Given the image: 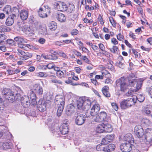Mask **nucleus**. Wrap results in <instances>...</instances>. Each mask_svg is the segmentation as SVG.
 <instances>
[{
	"instance_id": "1",
	"label": "nucleus",
	"mask_w": 152,
	"mask_h": 152,
	"mask_svg": "<svg viewBox=\"0 0 152 152\" xmlns=\"http://www.w3.org/2000/svg\"><path fill=\"white\" fill-rule=\"evenodd\" d=\"M136 102V100L134 98L123 100L120 102L121 107L123 109H126L133 105Z\"/></svg>"
},
{
	"instance_id": "2",
	"label": "nucleus",
	"mask_w": 152,
	"mask_h": 152,
	"mask_svg": "<svg viewBox=\"0 0 152 152\" xmlns=\"http://www.w3.org/2000/svg\"><path fill=\"white\" fill-rule=\"evenodd\" d=\"M142 139V141L145 140L146 144L152 145V129H146Z\"/></svg>"
},
{
	"instance_id": "3",
	"label": "nucleus",
	"mask_w": 152,
	"mask_h": 152,
	"mask_svg": "<svg viewBox=\"0 0 152 152\" xmlns=\"http://www.w3.org/2000/svg\"><path fill=\"white\" fill-rule=\"evenodd\" d=\"M116 83L117 86H120V90L121 91H124L128 88L129 85L127 83L126 80L124 77H121L117 80Z\"/></svg>"
},
{
	"instance_id": "4",
	"label": "nucleus",
	"mask_w": 152,
	"mask_h": 152,
	"mask_svg": "<svg viewBox=\"0 0 152 152\" xmlns=\"http://www.w3.org/2000/svg\"><path fill=\"white\" fill-rule=\"evenodd\" d=\"M2 94L6 99H8L10 102V101H12L13 99H14L13 97V95H15V92H14V90L5 88L3 90Z\"/></svg>"
},
{
	"instance_id": "5",
	"label": "nucleus",
	"mask_w": 152,
	"mask_h": 152,
	"mask_svg": "<svg viewBox=\"0 0 152 152\" xmlns=\"http://www.w3.org/2000/svg\"><path fill=\"white\" fill-rule=\"evenodd\" d=\"M45 9L40 8L38 13L39 16L42 18H45L47 17V13L50 12V8L48 6L45 7Z\"/></svg>"
},
{
	"instance_id": "6",
	"label": "nucleus",
	"mask_w": 152,
	"mask_h": 152,
	"mask_svg": "<svg viewBox=\"0 0 152 152\" xmlns=\"http://www.w3.org/2000/svg\"><path fill=\"white\" fill-rule=\"evenodd\" d=\"M54 5L56 8L61 11H66L68 8L66 4L63 2H56L55 3Z\"/></svg>"
},
{
	"instance_id": "7",
	"label": "nucleus",
	"mask_w": 152,
	"mask_h": 152,
	"mask_svg": "<svg viewBox=\"0 0 152 152\" xmlns=\"http://www.w3.org/2000/svg\"><path fill=\"white\" fill-rule=\"evenodd\" d=\"M134 132L136 135L139 138H141L143 137L144 132L142 126L139 125L136 126L134 129Z\"/></svg>"
},
{
	"instance_id": "8",
	"label": "nucleus",
	"mask_w": 152,
	"mask_h": 152,
	"mask_svg": "<svg viewBox=\"0 0 152 152\" xmlns=\"http://www.w3.org/2000/svg\"><path fill=\"white\" fill-rule=\"evenodd\" d=\"M132 144L126 142L122 143L120 146L121 151L123 152H129L132 150Z\"/></svg>"
},
{
	"instance_id": "9",
	"label": "nucleus",
	"mask_w": 152,
	"mask_h": 152,
	"mask_svg": "<svg viewBox=\"0 0 152 152\" xmlns=\"http://www.w3.org/2000/svg\"><path fill=\"white\" fill-rule=\"evenodd\" d=\"M86 120V115L83 114H79L77 115L75 120V122L78 125H81L85 122Z\"/></svg>"
},
{
	"instance_id": "10",
	"label": "nucleus",
	"mask_w": 152,
	"mask_h": 152,
	"mask_svg": "<svg viewBox=\"0 0 152 152\" xmlns=\"http://www.w3.org/2000/svg\"><path fill=\"white\" fill-rule=\"evenodd\" d=\"M23 30L26 34L30 36H32L34 34V30L32 26H24L23 27Z\"/></svg>"
},
{
	"instance_id": "11",
	"label": "nucleus",
	"mask_w": 152,
	"mask_h": 152,
	"mask_svg": "<svg viewBox=\"0 0 152 152\" xmlns=\"http://www.w3.org/2000/svg\"><path fill=\"white\" fill-rule=\"evenodd\" d=\"M114 137L113 134H108L102 140L101 143L103 145L107 144L112 141Z\"/></svg>"
},
{
	"instance_id": "12",
	"label": "nucleus",
	"mask_w": 152,
	"mask_h": 152,
	"mask_svg": "<svg viewBox=\"0 0 152 152\" xmlns=\"http://www.w3.org/2000/svg\"><path fill=\"white\" fill-rule=\"evenodd\" d=\"M55 102L57 105L59 104L64 105L65 104V97L62 95H58L55 97Z\"/></svg>"
},
{
	"instance_id": "13",
	"label": "nucleus",
	"mask_w": 152,
	"mask_h": 152,
	"mask_svg": "<svg viewBox=\"0 0 152 152\" xmlns=\"http://www.w3.org/2000/svg\"><path fill=\"white\" fill-rule=\"evenodd\" d=\"M21 103L23 107H29L31 104V102L30 101L29 97L27 96H24L22 97Z\"/></svg>"
},
{
	"instance_id": "14",
	"label": "nucleus",
	"mask_w": 152,
	"mask_h": 152,
	"mask_svg": "<svg viewBox=\"0 0 152 152\" xmlns=\"http://www.w3.org/2000/svg\"><path fill=\"white\" fill-rule=\"evenodd\" d=\"M16 17V15L13 14L9 15L6 20V25L8 26H11L14 23L15 18Z\"/></svg>"
},
{
	"instance_id": "15",
	"label": "nucleus",
	"mask_w": 152,
	"mask_h": 152,
	"mask_svg": "<svg viewBox=\"0 0 152 152\" xmlns=\"http://www.w3.org/2000/svg\"><path fill=\"white\" fill-rule=\"evenodd\" d=\"M46 105L45 101L39 100L37 104L38 109L41 112H44L46 110Z\"/></svg>"
},
{
	"instance_id": "16",
	"label": "nucleus",
	"mask_w": 152,
	"mask_h": 152,
	"mask_svg": "<svg viewBox=\"0 0 152 152\" xmlns=\"http://www.w3.org/2000/svg\"><path fill=\"white\" fill-rule=\"evenodd\" d=\"M100 109V106L98 104H95L93 106L91 110L90 114L91 116L96 115Z\"/></svg>"
},
{
	"instance_id": "17",
	"label": "nucleus",
	"mask_w": 152,
	"mask_h": 152,
	"mask_svg": "<svg viewBox=\"0 0 152 152\" xmlns=\"http://www.w3.org/2000/svg\"><path fill=\"white\" fill-rule=\"evenodd\" d=\"M123 139L126 142L131 144L134 143V140L132 135L130 133L126 134L124 137Z\"/></svg>"
},
{
	"instance_id": "18",
	"label": "nucleus",
	"mask_w": 152,
	"mask_h": 152,
	"mask_svg": "<svg viewBox=\"0 0 152 152\" xmlns=\"http://www.w3.org/2000/svg\"><path fill=\"white\" fill-rule=\"evenodd\" d=\"M33 89L38 94L40 95L42 94L43 92L42 88L39 84H34L33 86Z\"/></svg>"
},
{
	"instance_id": "19",
	"label": "nucleus",
	"mask_w": 152,
	"mask_h": 152,
	"mask_svg": "<svg viewBox=\"0 0 152 152\" xmlns=\"http://www.w3.org/2000/svg\"><path fill=\"white\" fill-rule=\"evenodd\" d=\"M69 128L68 126L66 124H62L60 127V132L63 134H67L69 132Z\"/></svg>"
},
{
	"instance_id": "20",
	"label": "nucleus",
	"mask_w": 152,
	"mask_h": 152,
	"mask_svg": "<svg viewBox=\"0 0 152 152\" xmlns=\"http://www.w3.org/2000/svg\"><path fill=\"white\" fill-rule=\"evenodd\" d=\"M115 145L111 144L104 147H101L102 150L105 152H110L113 151L115 148Z\"/></svg>"
},
{
	"instance_id": "21",
	"label": "nucleus",
	"mask_w": 152,
	"mask_h": 152,
	"mask_svg": "<svg viewBox=\"0 0 152 152\" xmlns=\"http://www.w3.org/2000/svg\"><path fill=\"white\" fill-rule=\"evenodd\" d=\"M29 98L30 99L31 104L32 105H35L37 104L36 96L35 93L34 91H31L30 92Z\"/></svg>"
},
{
	"instance_id": "22",
	"label": "nucleus",
	"mask_w": 152,
	"mask_h": 152,
	"mask_svg": "<svg viewBox=\"0 0 152 152\" xmlns=\"http://www.w3.org/2000/svg\"><path fill=\"white\" fill-rule=\"evenodd\" d=\"M83 100L82 98H79L77 101V107L79 109L84 110L86 109V107L84 105Z\"/></svg>"
},
{
	"instance_id": "23",
	"label": "nucleus",
	"mask_w": 152,
	"mask_h": 152,
	"mask_svg": "<svg viewBox=\"0 0 152 152\" xmlns=\"http://www.w3.org/2000/svg\"><path fill=\"white\" fill-rule=\"evenodd\" d=\"M109 88L108 86H105L102 89V91L104 96L107 97H109L110 96V94L109 91Z\"/></svg>"
},
{
	"instance_id": "24",
	"label": "nucleus",
	"mask_w": 152,
	"mask_h": 152,
	"mask_svg": "<svg viewBox=\"0 0 152 152\" xmlns=\"http://www.w3.org/2000/svg\"><path fill=\"white\" fill-rule=\"evenodd\" d=\"M56 16L57 20L60 22H64L66 20V18L64 15L61 13H57L56 14Z\"/></svg>"
},
{
	"instance_id": "25",
	"label": "nucleus",
	"mask_w": 152,
	"mask_h": 152,
	"mask_svg": "<svg viewBox=\"0 0 152 152\" xmlns=\"http://www.w3.org/2000/svg\"><path fill=\"white\" fill-rule=\"evenodd\" d=\"M104 127L105 124H99L96 128V132L99 133H101L104 132Z\"/></svg>"
},
{
	"instance_id": "26",
	"label": "nucleus",
	"mask_w": 152,
	"mask_h": 152,
	"mask_svg": "<svg viewBox=\"0 0 152 152\" xmlns=\"http://www.w3.org/2000/svg\"><path fill=\"white\" fill-rule=\"evenodd\" d=\"M1 145L4 150L10 149L12 148L13 146L12 143L10 142H6L1 143Z\"/></svg>"
},
{
	"instance_id": "27",
	"label": "nucleus",
	"mask_w": 152,
	"mask_h": 152,
	"mask_svg": "<svg viewBox=\"0 0 152 152\" xmlns=\"http://www.w3.org/2000/svg\"><path fill=\"white\" fill-rule=\"evenodd\" d=\"M14 41L16 42L18 44L19 43H26L27 40L20 36H17L14 38Z\"/></svg>"
},
{
	"instance_id": "28",
	"label": "nucleus",
	"mask_w": 152,
	"mask_h": 152,
	"mask_svg": "<svg viewBox=\"0 0 152 152\" xmlns=\"http://www.w3.org/2000/svg\"><path fill=\"white\" fill-rule=\"evenodd\" d=\"M20 16L22 20H26L28 17V11L25 10H22L20 13Z\"/></svg>"
},
{
	"instance_id": "29",
	"label": "nucleus",
	"mask_w": 152,
	"mask_h": 152,
	"mask_svg": "<svg viewBox=\"0 0 152 152\" xmlns=\"http://www.w3.org/2000/svg\"><path fill=\"white\" fill-rule=\"evenodd\" d=\"M75 109L74 107L72 106H68L66 110V115L69 116L71 115L74 112Z\"/></svg>"
},
{
	"instance_id": "30",
	"label": "nucleus",
	"mask_w": 152,
	"mask_h": 152,
	"mask_svg": "<svg viewBox=\"0 0 152 152\" xmlns=\"http://www.w3.org/2000/svg\"><path fill=\"white\" fill-rule=\"evenodd\" d=\"M64 105L59 104L58 105V109L57 112V115L58 117L61 116L64 108Z\"/></svg>"
},
{
	"instance_id": "31",
	"label": "nucleus",
	"mask_w": 152,
	"mask_h": 152,
	"mask_svg": "<svg viewBox=\"0 0 152 152\" xmlns=\"http://www.w3.org/2000/svg\"><path fill=\"white\" fill-rule=\"evenodd\" d=\"M13 97L14 98V99H13L12 101H10V102H12L15 101L21 102L22 97H21L20 94L15 93V95H13Z\"/></svg>"
},
{
	"instance_id": "32",
	"label": "nucleus",
	"mask_w": 152,
	"mask_h": 152,
	"mask_svg": "<svg viewBox=\"0 0 152 152\" xmlns=\"http://www.w3.org/2000/svg\"><path fill=\"white\" fill-rule=\"evenodd\" d=\"M84 101V105L85 107L88 108L91 104V101L87 97H84L82 98Z\"/></svg>"
},
{
	"instance_id": "33",
	"label": "nucleus",
	"mask_w": 152,
	"mask_h": 152,
	"mask_svg": "<svg viewBox=\"0 0 152 152\" xmlns=\"http://www.w3.org/2000/svg\"><path fill=\"white\" fill-rule=\"evenodd\" d=\"M144 79L143 78L139 79L137 81L136 88L137 90L140 89L142 87Z\"/></svg>"
},
{
	"instance_id": "34",
	"label": "nucleus",
	"mask_w": 152,
	"mask_h": 152,
	"mask_svg": "<svg viewBox=\"0 0 152 152\" xmlns=\"http://www.w3.org/2000/svg\"><path fill=\"white\" fill-rule=\"evenodd\" d=\"M49 27L50 29L54 31L57 28L56 23L53 21L49 23Z\"/></svg>"
},
{
	"instance_id": "35",
	"label": "nucleus",
	"mask_w": 152,
	"mask_h": 152,
	"mask_svg": "<svg viewBox=\"0 0 152 152\" xmlns=\"http://www.w3.org/2000/svg\"><path fill=\"white\" fill-rule=\"evenodd\" d=\"M104 132H110L112 130V128L111 125L109 124H105V127H104Z\"/></svg>"
},
{
	"instance_id": "36",
	"label": "nucleus",
	"mask_w": 152,
	"mask_h": 152,
	"mask_svg": "<svg viewBox=\"0 0 152 152\" xmlns=\"http://www.w3.org/2000/svg\"><path fill=\"white\" fill-rule=\"evenodd\" d=\"M145 112L147 114L151 115L152 113V106L148 105L145 108Z\"/></svg>"
},
{
	"instance_id": "37",
	"label": "nucleus",
	"mask_w": 152,
	"mask_h": 152,
	"mask_svg": "<svg viewBox=\"0 0 152 152\" xmlns=\"http://www.w3.org/2000/svg\"><path fill=\"white\" fill-rule=\"evenodd\" d=\"M3 10L7 14H9L11 12V7L10 5H7L4 8Z\"/></svg>"
},
{
	"instance_id": "38",
	"label": "nucleus",
	"mask_w": 152,
	"mask_h": 152,
	"mask_svg": "<svg viewBox=\"0 0 152 152\" xmlns=\"http://www.w3.org/2000/svg\"><path fill=\"white\" fill-rule=\"evenodd\" d=\"M45 73L43 72H40L37 73L36 76L40 77H46L48 76V75H45Z\"/></svg>"
},
{
	"instance_id": "39",
	"label": "nucleus",
	"mask_w": 152,
	"mask_h": 152,
	"mask_svg": "<svg viewBox=\"0 0 152 152\" xmlns=\"http://www.w3.org/2000/svg\"><path fill=\"white\" fill-rule=\"evenodd\" d=\"M98 115L100 117L101 120H102L103 121L107 117L106 113L104 111L101 112Z\"/></svg>"
},
{
	"instance_id": "40",
	"label": "nucleus",
	"mask_w": 152,
	"mask_h": 152,
	"mask_svg": "<svg viewBox=\"0 0 152 152\" xmlns=\"http://www.w3.org/2000/svg\"><path fill=\"white\" fill-rule=\"evenodd\" d=\"M93 117V119L94 121L97 122H100L102 121V120H101V118L98 115L96 114L95 116H92Z\"/></svg>"
},
{
	"instance_id": "41",
	"label": "nucleus",
	"mask_w": 152,
	"mask_h": 152,
	"mask_svg": "<svg viewBox=\"0 0 152 152\" xmlns=\"http://www.w3.org/2000/svg\"><path fill=\"white\" fill-rule=\"evenodd\" d=\"M116 65L117 66L121 69H124L125 67L124 62L120 61H117L116 63Z\"/></svg>"
},
{
	"instance_id": "42",
	"label": "nucleus",
	"mask_w": 152,
	"mask_h": 152,
	"mask_svg": "<svg viewBox=\"0 0 152 152\" xmlns=\"http://www.w3.org/2000/svg\"><path fill=\"white\" fill-rule=\"evenodd\" d=\"M0 31L2 32H9L10 31V29L9 28L5 26L0 27Z\"/></svg>"
},
{
	"instance_id": "43",
	"label": "nucleus",
	"mask_w": 152,
	"mask_h": 152,
	"mask_svg": "<svg viewBox=\"0 0 152 152\" xmlns=\"http://www.w3.org/2000/svg\"><path fill=\"white\" fill-rule=\"evenodd\" d=\"M5 106L4 102L2 99L0 98V110H4Z\"/></svg>"
},
{
	"instance_id": "44",
	"label": "nucleus",
	"mask_w": 152,
	"mask_h": 152,
	"mask_svg": "<svg viewBox=\"0 0 152 152\" xmlns=\"http://www.w3.org/2000/svg\"><path fill=\"white\" fill-rule=\"evenodd\" d=\"M81 58L85 62L88 64H91V62L89 59L86 56H81Z\"/></svg>"
},
{
	"instance_id": "45",
	"label": "nucleus",
	"mask_w": 152,
	"mask_h": 152,
	"mask_svg": "<svg viewBox=\"0 0 152 152\" xmlns=\"http://www.w3.org/2000/svg\"><path fill=\"white\" fill-rule=\"evenodd\" d=\"M56 75L58 77H59L62 78L64 77V74L63 72L60 70L56 72Z\"/></svg>"
},
{
	"instance_id": "46",
	"label": "nucleus",
	"mask_w": 152,
	"mask_h": 152,
	"mask_svg": "<svg viewBox=\"0 0 152 152\" xmlns=\"http://www.w3.org/2000/svg\"><path fill=\"white\" fill-rule=\"evenodd\" d=\"M118 49L117 47L115 46H113V47L112 48H111L110 50L111 52L113 53H117L118 50Z\"/></svg>"
},
{
	"instance_id": "47",
	"label": "nucleus",
	"mask_w": 152,
	"mask_h": 152,
	"mask_svg": "<svg viewBox=\"0 0 152 152\" xmlns=\"http://www.w3.org/2000/svg\"><path fill=\"white\" fill-rule=\"evenodd\" d=\"M49 59L55 60L57 58V56L54 54L51 53L48 55Z\"/></svg>"
},
{
	"instance_id": "48",
	"label": "nucleus",
	"mask_w": 152,
	"mask_h": 152,
	"mask_svg": "<svg viewBox=\"0 0 152 152\" xmlns=\"http://www.w3.org/2000/svg\"><path fill=\"white\" fill-rule=\"evenodd\" d=\"M146 90L149 95L152 98V86L147 88Z\"/></svg>"
},
{
	"instance_id": "49",
	"label": "nucleus",
	"mask_w": 152,
	"mask_h": 152,
	"mask_svg": "<svg viewBox=\"0 0 152 152\" xmlns=\"http://www.w3.org/2000/svg\"><path fill=\"white\" fill-rule=\"evenodd\" d=\"M145 99L144 96L141 94H140L138 96V97L137 98V100L141 102H143L144 101Z\"/></svg>"
},
{
	"instance_id": "50",
	"label": "nucleus",
	"mask_w": 152,
	"mask_h": 152,
	"mask_svg": "<svg viewBox=\"0 0 152 152\" xmlns=\"http://www.w3.org/2000/svg\"><path fill=\"white\" fill-rule=\"evenodd\" d=\"M91 82L95 85L97 86L99 85V83L95 79H91Z\"/></svg>"
},
{
	"instance_id": "51",
	"label": "nucleus",
	"mask_w": 152,
	"mask_h": 152,
	"mask_svg": "<svg viewBox=\"0 0 152 152\" xmlns=\"http://www.w3.org/2000/svg\"><path fill=\"white\" fill-rule=\"evenodd\" d=\"M117 39L120 41L123 40L124 38V36L122 35L121 34H119L117 35Z\"/></svg>"
},
{
	"instance_id": "52",
	"label": "nucleus",
	"mask_w": 152,
	"mask_h": 152,
	"mask_svg": "<svg viewBox=\"0 0 152 152\" xmlns=\"http://www.w3.org/2000/svg\"><path fill=\"white\" fill-rule=\"evenodd\" d=\"M50 81L51 82V83H55L61 84L62 83V82L61 81L58 80L57 79L51 80Z\"/></svg>"
},
{
	"instance_id": "53",
	"label": "nucleus",
	"mask_w": 152,
	"mask_h": 152,
	"mask_svg": "<svg viewBox=\"0 0 152 152\" xmlns=\"http://www.w3.org/2000/svg\"><path fill=\"white\" fill-rule=\"evenodd\" d=\"M98 19L100 22V23L102 25H103V24L104 23V21L103 20V19L102 18V17L101 15H99Z\"/></svg>"
},
{
	"instance_id": "54",
	"label": "nucleus",
	"mask_w": 152,
	"mask_h": 152,
	"mask_svg": "<svg viewBox=\"0 0 152 152\" xmlns=\"http://www.w3.org/2000/svg\"><path fill=\"white\" fill-rule=\"evenodd\" d=\"M99 46L100 49L102 51H104L105 48L104 45L102 44L101 43L99 44Z\"/></svg>"
},
{
	"instance_id": "55",
	"label": "nucleus",
	"mask_w": 152,
	"mask_h": 152,
	"mask_svg": "<svg viewBox=\"0 0 152 152\" xmlns=\"http://www.w3.org/2000/svg\"><path fill=\"white\" fill-rule=\"evenodd\" d=\"M128 82L129 85L130 86H133L134 85V80H130L129 77V78Z\"/></svg>"
},
{
	"instance_id": "56",
	"label": "nucleus",
	"mask_w": 152,
	"mask_h": 152,
	"mask_svg": "<svg viewBox=\"0 0 152 152\" xmlns=\"http://www.w3.org/2000/svg\"><path fill=\"white\" fill-rule=\"evenodd\" d=\"M111 105L112 107L115 110L117 111L118 109V107L117 104L115 103H112L111 104Z\"/></svg>"
},
{
	"instance_id": "57",
	"label": "nucleus",
	"mask_w": 152,
	"mask_h": 152,
	"mask_svg": "<svg viewBox=\"0 0 152 152\" xmlns=\"http://www.w3.org/2000/svg\"><path fill=\"white\" fill-rule=\"evenodd\" d=\"M103 52H104L102 53V54L103 55H104V56H105L108 58H109L110 57V53L107 52L106 51H105V50H104V51H103Z\"/></svg>"
},
{
	"instance_id": "58",
	"label": "nucleus",
	"mask_w": 152,
	"mask_h": 152,
	"mask_svg": "<svg viewBox=\"0 0 152 152\" xmlns=\"http://www.w3.org/2000/svg\"><path fill=\"white\" fill-rule=\"evenodd\" d=\"M78 33V31L76 29L73 30L71 32V34L72 35H77Z\"/></svg>"
},
{
	"instance_id": "59",
	"label": "nucleus",
	"mask_w": 152,
	"mask_h": 152,
	"mask_svg": "<svg viewBox=\"0 0 152 152\" xmlns=\"http://www.w3.org/2000/svg\"><path fill=\"white\" fill-rule=\"evenodd\" d=\"M109 20L110 22L112 24V25L113 26H115L116 25V23L114 20H113V18L112 17L109 18Z\"/></svg>"
},
{
	"instance_id": "60",
	"label": "nucleus",
	"mask_w": 152,
	"mask_h": 152,
	"mask_svg": "<svg viewBox=\"0 0 152 152\" xmlns=\"http://www.w3.org/2000/svg\"><path fill=\"white\" fill-rule=\"evenodd\" d=\"M23 55H25L26 56L29 58H30L32 56V54L31 53H29L27 52H24V54H23Z\"/></svg>"
},
{
	"instance_id": "61",
	"label": "nucleus",
	"mask_w": 152,
	"mask_h": 152,
	"mask_svg": "<svg viewBox=\"0 0 152 152\" xmlns=\"http://www.w3.org/2000/svg\"><path fill=\"white\" fill-rule=\"evenodd\" d=\"M133 91L132 90H129L126 94V95L127 96H132L133 94Z\"/></svg>"
},
{
	"instance_id": "62",
	"label": "nucleus",
	"mask_w": 152,
	"mask_h": 152,
	"mask_svg": "<svg viewBox=\"0 0 152 152\" xmlns=\"http://www.w3.org/2000/svg\"><path fill=\"white\" fill-rule=\"evenodd\" d=\"M7 42L10 45L14 44L15 41L12 39H8L7 40Z\"/></svg>"
},
{
	"instance_id": "63",
	"label": "nucleus",
	"mask_w": 152,
	"mask_h": 152,
	"mask_svg": "<svg viewBox=\"0 0 152 152\" xmlns=\"http://www.w3.org/2000/svg\"><path fill=\"white\" fill-rule=\"evenodd\" d=\"M59 55L63 57V58H67V56L63 52H59Z\"/></svg>"
},
{
	"instance_id": "64",
	"label": "nucleus",
	"mask_w": 152,
	"mask_h": 152,
	"mask_svg": "<svg viewBox=\"0 0 152 152\" xmlns=\"http://www.w3.org/2000/svg\"><path fill=\"white\" fill-rule=\"evenodd\" d=\"M75 69L76 72L77 73H80L81 71V69L79 67H75Z\"/></svg>"
}]
</instances>
